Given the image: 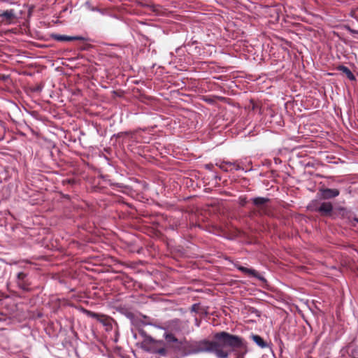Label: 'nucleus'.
<instances>
[{
  "label": "nucleus",
  "mask_w": 358,
  "mask_h": 358,
  "mask_svg": "<svg viewBox=\"0 0 358 358\" xmlns=\"http://www.w3.org/2000/svg\"><path fill=\"white\" fill-rule=\"evenodd\" d=\"M217 341V358H229L232 352L234 353L236 358H245L248 352L247 341L239 336L222 331H220Z\"/></svg>",
  "instance_id": "nucleus-1"
},
{
  "label": "nucleus",
  "mask_w": 358,
  "mask_h": 358,
  "mask_svg": "<svg viewBox=\"0 0 358 358\" xmlns=\"http://www.w3.org/2000/svg\"><path fill=\"white\" fill-rule=\"evenodd\" d=\"M220 331L213 335V340L203 339L200 341L182 340L179 352L184 356L200 353H212L215 355L217 343V337Z\"/></svg>",
  "instance_id": "nucleus-2"
},
{
  "label": "nucleus",
  "mask_w": 358,
  "mask_h": 358,
  "mask_svg": "<svg viewBox=\"0 0 358 358\" xmlns=\"http://www.w3.org/2000/svg\"><path fill=\"white\" fill-rule=\"evenodd\" d=\"M141 334L144 336V339L141 344L142 349L152 353L166 355V349L164 341L153 339L151 336L146 335L143 331H141Z\"/></svg>",
  "instance_id": "nucleus-3"
},
{
  "label": "nucleus",
  "mask_w": 358,
  "mask_h": 358,
  "mask_svg": "<svg viewBox=\"0 0 358 358\" xmlns=\"http://www.w3.org/2000/svg\"><path fill=\"white\" fill-rule=\"evenodd\" d=\"M252 203L257 207L256 210L250 213V216L258 215L262 216L268 215L269 210L266 206V203L270 201L268 198L265 197H255L252 199Z\"/></svg>",
  "instance_id": "nucleus-4"
},
{
  "label": "nucleus",
  "mask_w": 358,
  "mask_h": 358,
  "mask_svg": "<svg viewBox=\"0 0 358 358\" xmlns=\"http://www.w3.org/2000/svg\"><path fill=\"white\" fill-rule=\"evenodd\" d=\"M319 194H320V199L328 200L338 196L340 194V191L338 189L320 188Z\"/></svg>",
  "instance_id": "nucleus-5"
},
{
  "label": "nucleus",
  "mask_w": 358,
  "mask_h": 358,
  "mask_svg": "<svg viewBox=\"0 0 358 358\" xmlns=\"http://www.w3.org/2000/svg\"><path fill=\"white\" fill-rule=\"evenodd\" d=\"M1 22L5 24H10L17 20V16L13 9L6 10L0 13Z\"/></svg>",
  "instance_id": "nucleus-6"
},
{
  "label": "nucleus",
  "mask_w": 358,
  "mask_h": 358,
  "mask_svg": "<svg viewBox=\"0 0 358 358\" xmlns=\"http://www.w3.org/2000/svg\"><path fill=\"white\" fill-rule=\"evenodd\" d=\"M333 209V205L331 202L324 201L318 207H315L313 210L320 213L322 216H330Z\"/></svg>",
  "instance_id": "nucleus-7"
},
{
  "label": "nucleus",
  "mask_w": 358,
  "mask_h": 358,
  "mask_svg": "<svg viewBox=\"0 0 358 358\" xmlns=\"http://www.w3.org/2000/svg\"><path fill=\"white\" fill-rule=\"evenodd\" d=\"M164 338L168 344H169L176 350L179 351L182 341L178 340L173 334L166 333L164 334Z\"/></svg>",
  "instance_id": "nucleus-8"
},
{
  "label": "nucleus",
  "mask_w": 358,
  "mask_h": 358,
  "mask_svg": "<svg viewBox=\"0 0 358 358\" xmlns=\"http://www.w3.org/2000/svg\"><path fill=\"white\" fill-rule=\"evenodd\" d=\"M235 266L240 271L243 273L244 274L248 275V276H252L255 278H257L260 280H265V279L259 275V273L253 268H249L244 267L240 264H236Z\"/></svg>",
  "instance_id": "nucleus-9"
},
{
  "label": "nucleus",
  "mask_w": 358,
  "mask_h": 358,
  "mask_svg": "<svg viewBox=\"0 0 358 358\" xmlns=\"http://www.w3.org/2000/svg\"><path fill=\"white\" fill-rule=\"evenodd\" d=\"M17 283L20 288L24 291H29L30 283L27 278V274L24 272H20L17 274Z\"/></svg>",
  "instance_id": "nucleus-10"
},
{
  "label": "nucleus",
  "mask_w": 358,
  "mask_h": 358,
  "mask_svg": "<svg viewBox=\"0 0 358 358\" xmlns=\"http://www.w3.org/2000/svg\"><path fill=\"white\" fill-rule=\"evenodd\" d=\"M51 38L57 41H83L85 38L82 36H69L66 35H61L57 34H52Z\"/></svg>",
  "instance_id": "nucleus-11"
},
{
  "label": "nucleus",
  "mask_w": 358,
  "mask_h": 358,
  "mask_svg": "<svg viewBox=\"0 0 358 358\" xmlns=\"http://www.w3.org/2000/svg\"><path fill=\"white\" fill-rule=\"evenodd\" d=\"M251 339L261 348H266L269 347V345L260 336L257 334H252L250 336Z\"/></svg>",
  "instance_id": "nucleus-12"
},
{
  "label": "nucleus",
  "mask_w": 358,
  "mask_h": 358,
  "mask_svg": "<svg viewBox=\"0 0 358 358\" xmlns=\"http://www.w3.org/2000/svg\"><path fill=\"white\" fill-rule=\"evenodd\" d=\"M338 70L343 72L347 78L350 80H355V76L352 73V71L350 70V69L345 66H338Z\"/></svg>",
  "instance_id": "nucleus-13"
},
{
  "label": "nucleus",
  "mask_w": 358,
  "mask_h": 358,
  "mask_svg": "<svg viewBox=\"0 0 358 358\" xmlns=\"http://www.w3.org/2000/svg\"><path fill=\"white\" fill-rule=\"evenodd\" d=\"M169 227L171 229L175 230L177 229L178 226L180 225V222L177 219H170L169 220Z\"/></svg>",
  "instance_id": "nucleus-14"
},
{
  "label": "nucleus",
  "mask_w": 358,
  "mask_h": 358,
  "mask_svg": "<svg viewBox=\"0 0 358 358\" xmlns=\"http://www.w3.org/2000/svg\"><path fill=\"white\" fill-rule=\"evenodd\" d=\"M227 165H229L231 167L230 170L234 169V170H240L241 168L238 164H236L234 163L231 162H226Z\"/></svg>",
  "instance_id": "nucleus-15"
},
{
  "label": "nucleus",
  "mask_w": 358,
  "mask_h": 358,
  "mask_svg": "<svg viewBox=\"0 0 358 358\" xmlns=\"http://www.w3.org/2000/svg\"><path fill=\"white\" fill-rule=\"evenodd\" d=\"M132 134L131 131L120 132L117 134V137H120L124 135Z\"/></svg>",
  "instance_id": "nucleus-16"
},
{
  "label": "nucleus",
  "mask_w": 358,
  "mask_h": 358,
  "mask_svg": "<svg viewBox=\"0 0 358 358\" xmlns=\"http://www.w3.org/2000/svg\"><path fill=\"white\" fill-rule=\"evenodd\" d=\"M228 166L230 167L229 165H227L226 163H224V164H222L220 167L223 170L227 171H228Z\"/></svg>",
  "instance_id": "nucleus-17"
},
{
  "label": "nucleus",
  "mask_w": 358,
  "mask_h": 358,
  "mask_svg": "<svg viewBox=\"0 0 358 358\" xmlns=\"http://www.w3.org/2000/svg\"><path fill=\"white\" fill-rule=\"evenodd\" d=\"M198 305L197 304H194L192 306V311H197V309H198Z\"/></svg>",
  "instance_id": "nucleus-18"
},
{
  "label": "nucleus",
  "mask_w": 358,
  "mask_h": 358,
  "mask_svg": "<svg viewBox=\"0 0 358 358\" xmlns=\"http://www.w3.org/2000/svg\"><path fill=\"white\" fill-rule=\"evenodd\" d=\"M252 109L255 110L256 108V107H257V106L254 102H252Z\"/></svg>",
  "instance_id": "nucleus-19"
},
{
  "label": "nucleus",
  "mask_w": 358,
  "mask_h": 358,
  "mask_svg": "<svg viewBox=\"0 0 358 358\" xmlns=\"http://www.w3.org/2000/svg\"><path fill=\"white\" fill-rule=\"evenodd\" d=\"M340 210L342 211L343 213H345L346 211V209L344 208H341ZM343 215H344V213H343Z\"/></svg>",
  "instance_id": "nucleus-20"
},
{
  "label": "nucleus",
  "mask_w": 358,
  "mask_h": 358,
  "mask_svg": "<svg viewBox=\"0 0 358 358\" xmlns=\"http://www.w3.org/2000/svg\"><path fill=\"white\" fill-rule=\"evenodd\" d=\"M355 220L358 222V218H355Z\"/></svg>",
  "instance_id": "nucleus-21"
},
{
  "label": "nucleus",
  "mask_w": 358,
  "mask_h": 358,
  "mask_svg": "<svg viewBox=\"0 0 358 358\" xmlns=\"http://www.w3.org/2000/svg\"><path fill=\"white\" fill-rule=\"evenodd\" d=\"M131 133H132V134H131V135H133V134H134V133H133V132H131ZM131 138H133V136H131Z\"/></svg>",
  "instance_id": "nucleus-22"
},
{
  "label": "nucleus",
  "mask_w": 358,
  "mask_h": 358,
  "mask_svg": "<svg viewBox=\"0 0 358 358\" xmlns=\"http://www.w3.org/2000/svg\"><path fill=\"white\" fill-rule=\"evenodd\" d=\"M355 358H358V357H355Z\"/></svg>",
  "instance_id": "nucleus-23"
}]
</instances>
